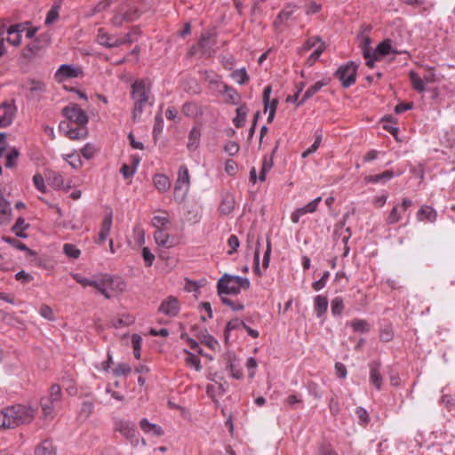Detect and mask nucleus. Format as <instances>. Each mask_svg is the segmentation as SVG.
<instances>
[{"instance_id": "nucleus-28", "label": "nucleus", "mask_w": 455, "mask_h": 455, "mask_svg": "<svg viewBox=\"0 0 455 455\" xmlns=\"http://www.w3.org/2000/svg\"><path fill=\"white\" fill-rule=\"evenodd\" d=\"M220 92L225 94L226 101L232 104H236L240 99L236 90L226 84H221V89L220 90Z\"/></svg>"}, {"instance_id": "nucleus-23", "label": "nucleus", "mask_w": 455, "mask_h": 455, "mask_svg": "<svg viewBox=\"0 0 455 455\" xmlns=\"http://www.w3.org/2000/svg\"><path fill=\"white\" fill-rule=\"evenodd\" d=\"M111 226H112V215L110 214V215L105 217L102 221V226L99 232V236H98V240H97L98 243H100V244L103 243L107 240L108 236L110 234Z\"/></svg>"}, {"instance_id": "nucleus-49", "label": "nucleus", "mask_w": 455, "mask_h": 455, "mask_svg": "<svg viewBox=\"0 0 455 455\" xmlns=\"http://www.w3.org/2000/svg\"><path fill=\"white\" fill-rule=\"evenodd\" d=\"M185 353L188 355L186 358L187 364H188L191 367H194L196 371H201L202 366L200 360L195 355H193L188 350H185Z\"/></svg>"}, {"instance_id": "nucleus-35", "label": "nucleus", "mask_w": 455, "mask_h": 455, "mask_svg": "<svg viewBox=\"0 0 455 455\" xmlns=\"http://www.w3.org/2000/svg\"><path fill=\"white\" fill-rule=\"evenodd\" d=\"M198 339L202 343L212 350H215L219 347V342L207 331V330L201 331L198 335Z\"/></svg>"}, {"instance_id": "nucleus-1", "label": "nucleus", "mask_w": 455, "mask_h": 455, "mask_svg": "<svg viewBox=\"0 0 455 455\" xmlns=\"http://www.w3.org/2000/svg\"><path fill=\"white\" fill-rule=\"evenodd\" d=\"M72 277L83 287L95 288L105 299H109L126 289L125 282L117 276L108 274H97L92 277H84L80 274H72Z\"/></svg>"}, {"instance_id": "nucleus-51", "label": "nucleus", "mask_w": 455, "mask_h": 455, "mask_svg": "<svg viewBox=\"0 0 455 455\" xmlns=\"http://www.w3.org/2000/svg\"><path fill=\"white\" fill-rule=\"evenodd\" d=\"M169 224V218L166 212H164V215L155 216L152 219V225L156 228H162Z\"/></svg>"}, {"instance_id": "nucleus-12", "label": "nucleus", "mask_w": 455, "mask_h": 455, "mask_svg": "<svg viewBox=\"0 0 455 455\" xmlns=\"http://www.w3.org/2000/svg\"><path fill=\"white\" fill-rule=\"evenodd\" d=\"M322 201V197L318 196L313 201L309 202L304 207L298 208L291 214V220L293 223H298L299 221L300 217L307 213H313L316 211L319 203Z\"/></svg>"}, {"instance_id": "nucleus-17", "label": "nucleus", "mask_w": 455, "mask_h": 455, "mask_svg": "<svg viewBox=\"0 0 455 455\" xmlns=\"http://www.w3.org/2000/svg\"><path fill=\"white\" fill-rule=\"evenodd\" d=\"M12 413V410H11L10 407L0 412V427L14 428L18 427Z\"/></svg>"}, {"instance_id": "nucleus-24", "label": "nucleus", "mask_w": 455, "mask_h": 455, "mask_svg": "<svg viewBox=\"0 0 455 455\" xmlns=\"http://www.w3.org/2000/svg\"><path fill=\"white\" fill-rule=\"evenodd\" d=\"M370 380L371 383L379 390L382 385V377L379 373V363L373 362L370 364Z\"/></svg>"}, {"instance_id": "nucleus-64", "label": "nucleus", "mask_w": 455, "mask_h": 455, "mask_svg": "<svg viewBox=\"0 0 455 455\" xmlns=\"http://www.w3.org/2000/svg\"><path fill=\"white\" fill-rule=\"evenodd\" d=\"M19 156V152L16 149H12L11 152H9L6 156V163L5 166L7 168H12L15 165L16 160Z\"/></svg>"}, {"instance_id": "nucleus-2", "label": "nucleus", "mask_w": 455, "mask_h": 455, "mask_svg": "<svg viewBox=\"0 0 455 455\" xmlns=\"http://www.w3.org/2000/svg\"><path fill=\"white\" fill-rule=\"evenodd\" d=\"M132 98L134 100L132 119L138 122L149 100V87L143 80H137L132 85Z\"/></svg>"}, {"instance_id": "nucleus-20", "label": "nucleus", "mask_w": 455, "mask_h": 455, "mask_svg": "<svg viewBox=\"0 0 455 455\" xmlns=\"http://www.w3.org/2000/svg\"><path fill=\"white\" fill-rule=\"evenodd\" d=\"M153 183L155 188L161 193L168 191L171 188L170 179L165 174L157 173L154 175Z\"/></svg>"}, {"instance_id": "nucleus-22", "label": "nucleus", "mask_w": 455, "mask_h": 455, "mask_svg": "<svg viewBox=\"0 0 455 455\" xmlns=\"http://www.w3.org/2000/svg\"><path fill=\"white\" fill-rule=\"evenodd\" d=\"M21 27H22V25H14V26H11L7 29V34H8L7 42L9 44H11L14 46L20 45V40H21L20 32L22 31Z\"/></svg>"}, {"instance_id": "nucleus-8", "label": "nucleus", "mask_w": 455, "mask_h": 455, "mask_svg": "<svg viewBox=\"0 0 455 455\" xmlns=\"http://www.w3.org/2000/svg\"><path fill=\"white\" fill-rule=\"evenodd\" d=\"M16 107L12 102H3L0 104V128L9 126L15 116Z\"/></svg>"}, {"instance_id": "nucleus-55", "label": "nucleus", "mask_w": 455, "mask_h": 455, "mask_svg": "<svg viewBox=\"0 0 455 455\" xmlns=\"http://www.w3.org/2000/svg\"><path fill=\"white\" fill-rule=\"evenodd\" d=\"M2 239L5 243L11 244L12 246H13L14 248H17L20 251H29V249L28 248V246L25 243L16 240L15 238L8 237V236H3Z\"/></svg>"}, {"instance_id": "nucleus-32", "label": "nucleus", "mask_w": 455, "mask_h": 455, "mask_svg": "<svg viewBox=\"0 0 455 455\" xmlns=\"http://www.w3.org/2000/svg\"><path fill=\"white\" fill-rule=\"evenodd\" d=\"M395 173L393 171H386L380 174H375V175H369L365 178L366 182L368 183H385L387 180L394 178Z\"/></svg>"}, {"instance_id": "nucleus-56", "label": "nucleus", "mask_w": 455, "mask_h": 455, "mask_svg": "<svg viewBox=\"0 0 455 455\" xmlns=\"http://www.w3.org/2000/svg\"><path fill=\"white\" fill-rule=\"evenodd\" d=\"M63 251L67 256L73 259H77L80 256V250L71 243H65Z\"/></svg>"}, {"instance_id": "nucleus-10", "label": "nucleus", "mask_w": 455, "mask_h": 455, "mask_svg": "<svg viewBox=\"0 0 455 455\" xmlns=\"http://www.w3.org/2000/svg\"><path fill=\"white\" fill-rule=\"evenodd\" d=\"M60 131L70 140L84 139L88 134L86 127L78 126L76 128H71L69 127V124L67 122H61L60 124Z\"/></svg>"}, {"instance_id": "nucleus-16", "label": "nucleus", "mask_w": 455, "mask_h": 455, "mask_svg": "<svg viewBox=\"0 0 455 455\" xmlns=\"http://www.w3.org/2000/svg\"><path fill=\"white\" fill-rule=\"evenodd\" d=\"M140 427L145 434L152 436H162L164 434L159 425L150 423L147 419H143L140 421Z\"/></svg>"}, {"instance_id": "nucleus-38", "label": "nucleus", "mask_w": 455, "mask_h": 455, "mask_svg": "<svg viewBox=\"0 0 455 455\" xmlns=\"http://www.w3.org/2000/svg\"><path fill=\"white\" fill-rule=\"evenodd\" d=\"M175 184L189 187L190 179H189L188 169L186 165H181L180 167L179 172H178V178H177Z\"/></svg>"}, {"instance_id": "nucleus-62", "label": "nucleus", "mask_w": 455, "mask_h": 455, "mask_svg": "<svg viewBox=\"0 0 455 455\" xmlns=\"http://www.w3.org/2000/svg\"><path fill=\"white\" fill-rule=\"evenodd\" d=\"M134 17L124 13H116L113 18V24L116 26H121L124 21H132Z\"/></svg>"}, {"instance_id": "nucleus-53", "label": "nucleus", "mask_w": 455, "mask_h": 455, "mask_svg": "<svg viewBox=\"0 0 455 455\" xmlns=\"http://www.w3.org/2000/svg\"><path fill=\"white\" fill-rule=\"evenodd\" d=\"M59 9H60V7L58 5H53L50 9V11L47 12L46 19H45L46 25H51L58 20Z\"/></svg>"}, {"instance_id": "nucleus-3", "label": "nucleus", "mask_w": 455, "mask_h": 455, "mask_svg": "<svg viewBox=\"0 0 455 455\" xmlns=\"http://www.w3.org/2000/svg\"><path fill=\"white\" fill-rule=\"evenodd\" d=\"M61 401V389L59 385L53 384L48 395L41 398V408L44 419L51 420L56 416V410Z\"/></svg>"}, {"instance_id": "nucleus-30", "label": "nucleus", "mask_w": 455, "mask_h": 455, "mask_svg": "<svg viewBox=\"0 0 455 455\" xmlns=\"http://www.w3.org/2000/svg\"><path fill=\"white\" fill-rule=\"evenodd\" d=\"M35 455H56V449L52 442L44 440L35 450Z\"/></svg>"}, {"instance_id": "nucleus-37", "label": "nucleus", "mask_w": 455, "mask_h": 455, "mask_svg": "<svg viewBox=\"0 0 455 455\" xmlns=\"http://www.w3.org/2000/svg\"><path fill=\"white\" fill-rule=\"evenodd\" d=\"M410 81L413 89L419 92H423L426 91L425 83L415 71H411L409 73Z\"/></svg>"}, {"instance_id": "nucleus-54", "label": "nucleus", "mask_w": 455, "mask_h": 455, "mask_svg": "<svg viewBox=\"0 0 455 455\" xmlns=\"http://www.w3.org/2000/svg\"><path fill=\"white\" fill-rule=\"evenodd\" d=\"M324 50V46H323V44H320L315 49V51L310 54V56L307 58V64L308 66H312L314 65V63L318 60V58L320 57V55L322 54V52H323Z\"/></svg>"}, {"instance_id": "nucleus-42", "label": "nucleus", "mask_w": 455, "mask_h": 455, "mask_svg": "<svg viewBox=\"0 0 455 455\" xmlns=\"http://www.w3.org/2000/svg\"><path fill=\"white\" fill-rule=\"evenodd\" d=\"M231 77L239 84H244L250 79L245 68L234 70L231 73Z\"/></svg>"}, {"instance_id": "nucleus-41", "label": "nucleus", "mask_w": 455, "mask_h": 455, "mask_svg": "<svg viewBox=\"0 0 455 455\" xmlns=\"http://www.w3.org/2000/svg\"><path fill=\"white\" fill-rule=\"evenodd\" d=\"M248 109L245 106H241L236 108V116L234 118L233 123L235 127H242L246 120Z\"/></svg>"}, {"instance_id": "nucleus-34", "label": "nucleus", "mask_w": 455, "mask_h": 455, "mask_svg": "<svg viewBox=\"0 0 455 455\" xmlns=\"http://www.w3.org/2000/svg\"><path fill=\"white\" fill-rule=\"evenodd\" d=\"M29 228V224L26 223L25 220L21 217L18 218L14 226L12 228V231L16 236L20 238H27V234L24 233L26 229Z\"/></svg>"}, {"instance_id": "nucleus-13", "label": "nucleus", "mask_w": 455, "mask_h": 455, "mask_svg": "<svg viewBox=\"0 0 455 455\" xmlns=\"http://www.w3.org/2000/svg\"><path fill=\"white\" fill-rule=\"evenodd\" d=\"M81 69L79 68H75L70 65L63 64L61 65L55 73V79L61 83L68 78H75L77 77L81 74Z\"/></svg>"}, {"instance_id": "nucleus-47", "label": "nucleus", "mask_w": 455, "mask_h": 455, "mask_svg": "<svg viewBox=\"0 0 455 455\" xmlns=\"http://www.w3.org/2000/svg\"><path fill=\"white\" fill-rule=\"evenodd\" d=\"M321 142H322V132L320 131H317L315 132V142L311 145V147H309L306 151H304L302 153V157L306 158L309 155H311L314 152H315L318 149V148L320 147Z\"/></svg>"}, {"instance_id": "nucleus-26", "label": "nucleus", "mask_w": 455, "mask_h": 455, "mask_svg": "<svg viewBox=\"0 0 455 455\" xmlns=\"http://www.w3.org/2000/svg\"><path fill=\"white\" fill-rule=\"evenodd\" d=\"M328 308V299L326 297L317 295L314 299V310L318 318H320Z\"/></svg>"}, {"instance_id": "nucleus-40", "label": "nucleus", "mask_w": 455, "mask_h": 455, "mask_svg": "<svg viewBox=\"0 0 455 455\" xmlns=\"http://www.w3.org/2000/svg\"><path fill=\"white\" fill-rule=\"evenodd\" d=\"M359 41H360V45H361V48L363 51V57L364 58L371 57V52H372L371 48V39L368 36L362 34L359 36Z\"/></svg>"}, {"instance_id": "nucleus-7", "label": "nucleus", "mask_w": 455, "mask_h": 455, "mask_svg": "<svg viewBox=\"0 0 455 455\" xmlns=\"http://www.w3.org/2000/svg\"><path fill=\"white\" fill-rule=\"evenodd\" d=\"M18 426L31 422L35 418V410L29 406L16 404L10 407Z\"/></svg>"}, {"instance_id": "nucleus-60", "label": "nucleus", "mask_w": 455, "mask_h": 455, "mask_svg": "<svg viewBox=\"0 0 455 455\" xmlns=\"http://www.w3.org/2000/svg\"><path fill=\"white\" fill-rule=\"evenodd\" d=\"M33 183L37 190H39L42 193L46 192V187L44 185V177L40 173H36L33 177Z\"/></svg>"}, {"instance_id": "nucleus-45", "label": "nucleus", "mask_w": 455, "mask_h": 455, "mask_svg": "<svg viewBox=\"0 0 455 455\" xmlns=\"http://www.w3.org/2000/svg\"><path fill=\"white\" fill-rule=\"evenodd\" d=\"M273 166L272 157L264 156L262 161V167L259 172V180L264 181L266 180L267 173L271 170Z\"/></svg>"}, {"instance_id": "nucleus-39", "label": "nucleus", "mask_w": 455, "mask_h": 455, "mask_svg": "<svg viewBox=\"0 0 455 455\" xmlns=\"http://www.w3.org/2000/svg\"><path fill=\"white\" fill-rule=\"evenodd\" d=\"M188 189L189 187L175 184L173 192L174 200L177 203L181 204L186 199Z\"/></svg>"}, {"instance_id": "nucleus-18", "label": "nucleus", "mask_w": 455, "mask_h": 455, "mask_svg": "<svg viewBox=\"0 0 455 455\" xmlns=\"http://www.w3.org/2000/svg\"><path fill=\"white\" fill-rule=\"evenodd\" d=\"M235 200L232 194L227 193L222 196L219 210L221 214L228 215L235 209Z\"/></svg>"}, {"instance_id": "nucleus-59", "label": "nucleus", "mask_w": 455, "mask_h": 455, "mask_svg": "<svg viewBox=\"0 0 455 455\" xmlns=\"http://www.w3.org/2000/svg\"><path fill=\"white\" fill-rule=\"evenodd\" d=\"M231 278L234 281V283H235V286L237 287V289H239V291L241 290V288L248 289L250 287V281L246 277H242V276H238V275H235V276L231 275Z\"/></svg>"}, {"instance_id": "nucleus-27", "label": "nucleus", "mask_w": 455, "mask_h": 455, "mask_svg": "<svg viewBox=\"0 0 455 455\" xmlns=\"http://www.w3.org/2000/svg\"><path fill=\"white\" fill-rule=\"evenodd\" d=\"M12 210L10 203L4 198L0 197V224H5L10 221Z\"/></svg>"}, {"instance_id": "nucleus-25", "label": "nucleus", "mask_w": 455, "mask_h": 455, "mask_svg": "<svg viewBox=\"0 0 455 455\" xmlns=\"http://www.w3.org/2000/svg\"><path fill=\"white\" fill-rule=\"evenodd\" d=\"M297 7L292 4H288L281 11V12L278 14L276 20H275L274 24L275 27H278L279 25L284 23L288 20L291 19L293 13L295 12Z\"/></svg>"}, {"instance_id": "nucleus-46", "label": "nucleus", "mask_w": 455, "mask_h": 455, "mask_svg": "<svg viewBox=\"0 0 455 455\" xmlns=\"http://www.w3.org/2000/svg\"><path fill=\"white\" fill-rule=\"evenodd\" d=\"M344 309L343 299L335 297L331 302V310L333 315H340Z\"/></svg>"}, {"instance_id": "nucleus-29", "label": "nucleus", "mask_w": 455, "mask_h": 455, "mask_svg": "<svg viewBox=\"0 0 455 455\" xmlns=\"http://www.w3.org/2000/svg\"><path fill=\"white\" fill-rule=\"evenodd\" d=\"M328 84L327 80H322L316 82L315 84L311 85L305 92L301 100L299 102V105L303 104L308 99H310L313 95H315L318 91H320L324 85Z\"/></svg>"}, {"instance_id": "nucleus-50", "label": "nucleus", "mask_w": 455, "mask_h": 455, "mask_svg": "<svg viewBox=\"0 0 455 455\" xmlns=\"http://www.w3.org/2000/svg\"><path fill=\"white\" fill-rule=\"evenodd\" d=\"M142 339L139 334H133L132 336V344L133 347V354L137 359L140 358Z\"/></svg>"}, {"instance_id": "nucleus-44", "label": "nucleus", "mask_w": 455, "mask_h": 455, "mask_svg": "<svg viewBox=\"0 0 455 455\" xmlns=\"http://www.w3.org/2000/svg\"><path fill=\"white\" fill-rule=\"evenodd\" d=\"M350 325L355 332H367L370 330L369 323L363 319H354Z\"/></svg>"}, {"instance_id": "nucleus-52", "label": "nucleus", "mask_w": 455, "mask_h": 455, "mask_svg": "<svg viewBox=\"0 0 455 455\" xmlns=\"http://www.w3.org/2000/svg\"><path fill=\"white\" fill-rule=\"evenodd\" d=\"M65 160L74 169H78L82 166V161H81L78 154L74 153V154L66 155Z\"/></svg>"}, {"instance_id": "nucleus-14", "label": "nucleus", "mask_w": 455, "mask_h": 455, "mask_svg": "<svg viewBox=\"0 0 455 455\" xmlns=\"http://www.w3.org/2000/svg\"><path fill=\"white\" fill-rule=\"evenodd\" d=\"M46 179L49 184L55 189L64 188L65 190H68L72 187L70 181L65 183L62 175L54 171H48Z\"/></svg>"}, {"instance_id": "nucleus-11", "label": "nucleus", "mask_w": 455, "mask_h": 455, "mask_svg": "<svg viewBox=\"0 0 455 455\" xmlns=\"http://www.w3.org/2000/svg\"><path fill=\"white\" fill-rule=\"evenodd\" d=\"M97 41L100 45L108 48H113L125 44V41L121 40L120 37L116 36L109 35L103 28L98 30Z\"/></svg>"}, {"instance_id": "nucleus-15", "label": "nucleus", "mask_w": 455, "mask_h": 455, "mask_svg": "<svg viewBox=\"0 0 455 455\" xmlns=\"http://www.w3.org/2000/svg\"><path fill=\"white\" fill-rule=\"evenodd\" d=\"M159 311L168 316L177 315L180 311V306L177 299L172 296L168 297L162 302Z\"/></svg>"}, {"instance_id": "nucleus-6", "label": "nucleus", "mask_w": 455, "mask_h": 455, "mask_svg": "<svg viewBox=\"0 0 455 455\" xmlns=\"http://www.w3.org/2000/svg\"><path fill=\"white\" fill-rule=\"evenodd\" d=\"M113 423L114 430L120 433L125 438L139 440L136 426L132 421L123 418H115Z\"/></svg>"}, {"instance_id": "nucleus-58", "label": "nucleus", "mask_w": 455, "mask_h": 455, "mask_svg": "<svg viewBox=\"0 0 455 455\" xmlns=\"http://www.w3.org/2000/svg\"><path fill=\"white\" fill-rule=\"evenodd\" d=\"M164 129V119L163 116L159 114L156 116L155 118V124L153 128V136L156 138Z\"/></svg>"}, {"instance_id": "nucleus-36", "label": "nucleus", "mask_w": 455, "mask_h": 455, "mask_svg": "<svg viewBox=\"0 0 455 455\" xmlns=\"http://www.w3.org/2000/svg\"><path fill=\"white\" fill-rule=\"evenodd\" d=\"M403 212H404L401 210V206L399 204H395L390 211L389 214L387 215L386 219V223L387 225H394L399 222L402 220Z\"/></svg>"}, {"instance_id": "nucleus-21", "label": "nucleus", "mask_w": 455, "mask_h": 455, "mask_svg": "<svg viewBox=\"0 0 455 455\" xmlns=\"http://www.w3.org/2000/svg\"><path fill=\"white\" fill-rule=\"evenodd\" d=\"M201 139V129L198 126H194L188 134V141L187 148L189 151H195L198 148Z\"/></svg>"}, {"instance_id": "nucleus-5", "label": "nucleus", "mask_w": 455, "mask_h": 455, "mask_svg": "<svg viewBox=\"0 0 455 455\" xmlns=\"http://www.w3.org/2000/svg\"><path fill=\"white\" fill-rule=\"evenodd\" d=\"M357 65L350 61L346 65L339 68L335 72V76L341 81L342 85L346 88L355 84L356 80Z\"/></svg>"}, {"instance_id": "nucleus-4", "label": "nucleus", "mask_w": 455, "mask_h": 455, "mask_svg": "<svg viewBox=\"0 0 455 455\" xmlns=\"http://www.w3.org/2000/svg\"><path fill=\"white\" fill-rule=\"evenodd\" d=\"M62 112L68 121L76 124L77 126L85 127L88 123L87 114L76 104H69L63 108Z\"/></svg>"}, {"instance_id": "nucleus-61", "label": "nucleus", "mask_w": 455, "mask_h": 455, "mask_svg": "<svg viewBox=\"0 0 455 455\" xmlns=\"http://www.w3.org/2000/svg\"><path fill=\"white\" fill-rule=\"evenodd\" d=\"M239 145L235 142V141H228L225 146H224V151L228 155V156H235V154L238 153L239 151Z\"/></svg>"}, {"instance_id": "nucleus-19", "label": "nucleus", "mask_w": 455, "mask_h": 455, "mask_svg": "<svg viewBox=\"0 0 455 455\" xmlns=\"http://www.w3.org/2000/svg\"><path fill=\"white\" fill-rule=\"evenodd\" d=\"M397 52L393 48L392 41L386 39L382 41L373 51V56L375 59H379V56H386L390 53H396Z\"/></svg>"}, {"instance_id": "nucleus-43", "label": "nucleus", "mask_w": 455, "mask_h": 455, "mask_svg": "<svg viewBox=\"0 0 455 455\" xmlns=\"http://www.w3.org/2000/svg\"><path fill=\"white\" fill-rule=\"evenodd\" d=\"M45 89V85L43 82L32 80L28 84V90L30 92L32 97L43 92Z\"/></svg>"}, {"instance_id": "nucleus-33", "label": "nucleus", "mask_w": 455, "mask_h": 455, "mask_svg": "<svg viewBox=\"0 0 455 455\" xmlns=\"http://www.w3.org/2000/svg\"><path fill=\"white\" fill-rule=\"evenodd\" d=\"M417 215L419 220H428L430 222H434L437 216L436 212L429 206L421 207Z\"/></svg>"}, {"instance_id": "nucleus-31", "label": "nucleus", "mask_w": 455, "mask_h": 455, "mask_svg": "<svg viewBox=\"0 0 455 455\" xmlns=\"http://www.w3.org/2000/svg\"><path fill=\"white\" fill-rule=\"evenodd\" d=\"M154 238L160 246L171 247L173 245L172 242L170 241V235L163 228H158L155 231Z\"/></svg>"}, {"instance_id": "nucleus-57", "label": "nucleus", "mask_w": 455, "mask_h": 455, "mask_svg": "<svg viewBox=\"0 0 455 455\" xmlns=\"http://www.w3.org/2000/svg\"><path fill=\"white\" fill-rule=\"evenodd\" d=\"M220 299H221L223 304L230 307L232 308V310H234V311H241L244 307L243 305L241 302H239V301H233V300H231L230 299L227 298L225 296H221Z\"/></svg>"}, {"instance_id": "nucleus-63", "label": "nucleus", "mask_w": 455, "mask_h": 455, "mask_svg": "<svg viewBox=\"0 0 455 455\" xmlns=\"http://www.w3.org/2000/svg\"><path fill=\"white\" fill-rule=\"evenodd\" d=\"M329 276H330V273L328 271H325L319 280L313 283V284H312L313 289L315 291L322 290L325 286L326 281L329 278Z\"/></svg>"}, {"instance_id": "nucleus-9", "label": "nucleus", "mask_w": 455, "mask_h": 455, "mask_svg": "<svg viewBox=\"0 0 455 455\" xmlns=\"http://www.w3.org/2000/svg\"><path fill=\"white\" fill-rule=\"evenodd\" d=\"M218 294L220 297L227 294L236 295L239 293V289L231 278V275H225L218 281Z\"/></svg>"}, {"instance_id": "nucleus-48", "label": "nucleus", "mask_w": 455, "mask_h": 455, "mask_svg": "<svg viewBox=\"0 0 455 455\" xmlns=\"http://www.w3.org/2000/svg\"><path fill=\"white\" fill-rule=\"evenodd\" d=\"M94 405L92 402L86 401L82 403V407L79 412V418L86 419L92 413Z\"/></svg>"}]
</instances>
